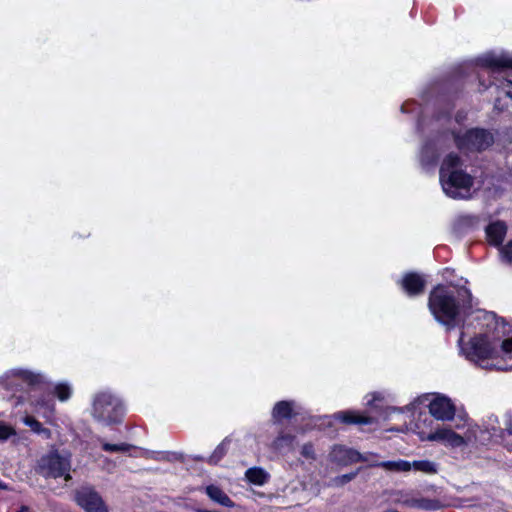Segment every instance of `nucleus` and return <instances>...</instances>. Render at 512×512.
Segmentation results:
<instances>
[{
  "instance_id": "obj_23",
  "label": "nucleus",
  "mask_w": 512,
  "mask_h": 512,
  "mask_svg": "<svg viewBox=\"0 0 512 512\" xmlns=\"http://www.w3.org/2000/svg\"><path fill=\"white\" fill-rule=\"evenodd\" d=\"M25 425L29 426L31 430L37 434L43 435L45 438H50V431L42 427L41 423L32 416H25L23 418Z\"/></svg>"
},
{
  "instance_id": "obj_39",
  "label": "nucleus",
  "mask_w": 512,
  "mask_h": 512,
  "mask_svg": "<svg viewBox=\"0 0 512 512\" xmlns=\"http://www.w3.org/2000/svg\"><path fill=\"white\" fill-rule=\"evenodd\" d=\"M0 488H5V485H3L1 482H0Z\"/></svg>"
},
{
  "instance_id": "obj_30",
  "label": "nucleus",
  "mask_w": 512,
  "mask_h": 512,
  "mask_svg": "<svg viewBox=\"0 0 512 512\" xmlns=\"http://www.w3.org/2000/svg\"><path fill=\"white\" fill-rule=\"evenodd\" d=\"M15 430L5 423L0 422V441H5L9 437L15 435Z\"/></svg>"
},
{
  "instance_id": "obj_20",
  "label": "nucleus",
  "mask_w": 512,
  "mask_h": 512,
  "mask_svg": "<svg viewBox=\"0 0 512 512\" xmlns=\"http://www.w3.org/2000/svg\"><path fill=\"white\" fill-rule=\"evenodd\" d=\"M245 477L250 483L261 486L268 481L269 474L262 468L253 467L245 472Z\"/></svg>"
},
{
  "instance_id": "obj_13",
  "label": "nucleus",
  "mask_w": 512,
  "mask_h": 512,
  "mask_svg": "<svg viewBox=\"0 0 512 512\" xmlns=\"http://www.w3.org/2000/svg\"><path fill=\"white\" fill-rule=\"evenodd\" d=\"M482 66L491 68L493 70L498 69H512V55L502 54H486L479 59Z\"/></svg>"
},
{
  "instance_id": "obj_22",
  "label": "nucleus",
  "mask_w": 512,
  "mask_h": 512,
  "mask_svg": "<svg viewBox=\"0 0 512 512\" xmlns=\"http://www.w3.org/2000/svg\"><path fill=\"white\" fill-rule=\"evenodd\" d=\"M34 410L36 413L50 421L54 413V402L51 399L37 400Z\"/></svg>"
},
{
  "instance_id": "obj_26",
  "label": "nucleus",
  "mask_w": 512,
  "mask_h": 512,
  "mask_svg": "<svg viewBox=\"0 0 512 512\" xmlns=\"http://www.w3.org/2000/svg\"><path fill=\"white\" fill-rule=\"evenodd\" d=\"M102 443V449L106 452L111 453H117V452H128L130 448L132 447L130 444L127 443H119V444H110L107 442H104L103 440H100Z\"/></svg>"
},
{
  "instance_id": "obj_2",
  "label": "nucleus",
  "mask_w": 512,
  "mask_h": 512,
  "mask_svg": "<svg viewBox=\"0 0 512 512\" xmlns=\"http://www.w3.org/2000/svg\"><path fill=\"white\" fill-rule=\"evenodd\" d=\"M469 297L467 289L438 285L430 292L428 306L438 320L444 317L453 320L465 309V300Z\"/></svg>"
},
{
  "instance_id": "obj_37",
  "label": "nucleus",
  "mask_w": 512,
  "mask_h": 512,
  "mask_svg": "<svg viewBox=\"0 0 512 512\" xmlns=\"http://www.w3.org/2000/svg\"><path fill=\"white\" fill-rule=\"evenodd\" d=\"M507 96H509L512 99V93L511 92H507Z\"/></svg>"
},
{
  "instance_id": "obj_6",
  "label": "nucleus",
  "mask_w": 512,
  "mask_h": 512,
  "mask_svg": "<svg viewBox=\"0 0 512 512\" xmlns=\"http://www.w3.org/2000/svg\"><path fill=\"white\" fill-rule=\"evenodd\" d=\"M70 470V460L66 456H62L57 452H50L42 456L36 467V471L45 478H58L65 476V479L70 478L68 474Z\"/></svg>"
},
{
  "instance_id": "obj_31",
  "label": "nucleus",
  "mask_w": 512,
  "mask_h": 512,
  "mask_svg": "<svg viewBox=\"0 0 512 512\" xmlns=\"http://www.w3.org/2000/svg\"><path fill=\"white\" fill-rule=\"evenodd\" d=\"M502 257L508 261L512 262V240L509 241L505 246H503L500 250Z\"/></svg>"
},
{
  "instance_id": "obj_35",
  "label": "nucleus",
  "mask_w": 512,
  "mask_h": 512,
  "mask_svg": "<svg viewBox=\"0 0 512 512\" xmlns=\"http://www.w3.org/2000/svg\"><path fill=\"white\" fill-rule=\"evenodd\" d=\"M505 432L512 436V417H510L505 424Z\"/></svg>"
},
{
  "instance_id": "obj_25",
  "label": "nucleus",
  "mask_w": 512,
  "mask_h": 512,
  "mask_svg": "<svg viewBox=\"0 0 512 512\" xmlns=\"http://www.w3.org/2000/svg\"><path fill=\"white\" fill-rule=\"evenodd\" d=\"M294 437L290 434H281L273 442V446L277 450L290 448L293 444Z\"/></svg>"
},
{
  "instance_id": "obj_34",
  "label": "nucleus",
  "mask_w": 512,
  "mask_h": 512,
  "mask_svg": "<svg viewBox=\"0 0 512 512\" xmlns=\"http://www.w3.org/2000/svg\"><path fill=\"white\" fill-rule=\"evenodd\" d=\"M301 454L303 457H305L307 459H314L315 455H314L313 446L311 444H305L302 447Z\"/></svg>"
},
{
  "instance_id": "obj_32",
  "label": "nucleus",
  "mask_w": 512,
  "mask_h": 512,
  "mask_svg": "<svg viewBox=\"0 0 512 512\" xmlns=\"http://www.w3.org/2000/svg\"><path fill=\"white\" fill-rule=\"evenodd\" d=\"M495 314L493 312H487V311H482V310H478L476 311L475 315H474V320H481V319H484V320H494L495 319Z\"/></svg>"
},
{
  "instance_id": "obj_1",
  "label": "nucleus",
  "mask_w": 512,
  "mask_h": 512,
  "mask_svg": "<svg viewBox=\"0 0 512 512\" xmlns=\"http://www.w3.org/2000/svg\"><path fill=\"white\" fill-rule=\"evenodd\" d=\"M459 345L465 357L486 370H512V322H493L484 334L465 342L462 322Z\"/></svg>"
},
{
  "instance_id": "obj_5",
  "label": "nucleus",
  "mask_w": 512,
  "mask_h": 512,
  "mask_svg": "<svg viewBox=\"0 0 512 512\" xmlns=\"http://www.w3.org/2000/svg\"><path fill=\"white\" fill-rule=\"evenodd\" d=\"M125 413L121 399L110 392L95 395L92 405V416L105 425L120 423Z\"/></svg>"
},
{
  "instance_id": "obj_7",
  "label": "nucleus",
  "mask_w": 512,
  "mask_h": 512,
  "mask_svg": "<svg viewBox=\"0 0 512 512\" xmlns=\"http://www.w3.org/2000/svg\"><path fill=\"white\" fill-rule=\"evenodd\" d=\"M456 145L460 150L481 151L493 143V136L483 129H472L462 136L455 135Z\"/></svg>"
},
{
  "instance_id": "obj_29",
  "label": "nucleus",
  "mask_w": 512,
  "mask_h": 512,
  "mask_svg": "<svg viewBox=\"0 0 512 512\" xmlns=\"http://www.w3.org/2000/svg\"><path fill=\"white\" fill-rule=\"evenodd\" d=\"M356 475H357V472H353V473H348V474H344V475H341V476H337V477L332 479V485H334V486H343L346 483H348L351 480H353L356 477Z\"/></svg>"
},
{
  "instance_id": "obj_14",
  "label": "nucleus",
  "mask_w": 512,
  "mask_h": 512,
  "mask_svg": "<svg viewBox=\"0 0 512 512\" xmlns=\"http://www.w3.org/2000/svg\"><path fill=\"white\" fill-rule=\"evenodd\" d=\"M401 288L409 296H416L424 291L425 280L417 273H407L400 281Z\"/></svg>"
},
{
  "instance_id": "obj_18",
  "label": "nucleus",
  "mask_w": 512,
  "mask_h": 512,
  "mask_svg": "<svg viewBox=\"0 0 512 512\" xmlns=\"http://www.w3.org/2000/svg\"><path fill=\"white\" fill-rule=\"evenodd\" d=\"M295 403L293 401L277 402L272 411V417L275 421L290 418L293 415Z\"/></svg>"
},
{
  "instance_id": "obj_19",
  "label": "nucleus",
  "mask_w": 512,
  "mask_h": 512,
  "mask_svg": "<svg viewBox=\"0 0 512 512\" xmlns=\"http://www.w3.org/2000/svg\"><path fill=\"white\" fill-rule=\"evenodd\" d=\"M370 466L381 467L386 471L390 472H409L410 471V462L402 459H398L395 461H382V462H373Z\"/></svg>"
},
{
  "instance_id": "obj_21",
  "label": "nucleus",
  "mask_w": 512,
  "mask_h": 512,
  "mask_svg": "<svg viewBox=\"0 0 512 512\" xmlns=\"http://www.w3.org/2000/svg\"><path fill=\"white\" fill-rule=\"evenodd\" d=\"M419 471L425 474H436L438 472V465L430 460H419L410 462V471Z\"/></svg>"
},
{
  "instance_id": "obj_17",
  "label": "nucleus",
  "mask_w": 512,
  "mask_h": 512,
  "mask_svg": "<svg viewBox=\"0 0 512 512\" xmlns=\"http://www.w3.org/2000/svg\"><path fill=\"white\" fill-rule=\"evenodd\" d=\"M205 492L211 501L228 508L234 507V502L229 496L217 485H208L205 488Z\"/></svg>"
},
{
  "instance_id": "obj_33",
  "label": "nucleus",
  "mask_w": 512,
  "mask_h": 512,
  "mask_svg": "<svg viewBox=\"0 0 512 512\" xmlns=\"http://www.w3.org/2000/svg\"><path fill=\"white\" fill-rule=\"evenodd\" d=\"M429 151H430V148L425 147V148H423V150L421 152V162H422L423 166H428L429 164L435 163L434 152H432L431 161L426 160V155H428Z\"/></svg>"
},
{
  "instance_id": "obj_38",
  "label": "nucleus",
  "mask_w": 512,
  "mask_h": 512,
  "mask_svg": "<svg viewBox=\"0 0 512 512\" xmlns=\"http://www.w3.org/2000/svg\"><path fill=\"white\" fill-rule=\"evenodd\" d=\"M388 410L389 411H396L397 409L396 408H389Z\"/></svg>"
},
{
  "instance_id": "obj_16",
  "label": "nucleus",
  "mask_w": 512,
  "mask_h": 512,
  "mask_svg": "<svg viewBox=\"0 0 512 512\" xmlns=\"http://www.w3.org/2000/svg\"><path fill=\"white\" fill-rule=\"evenodd\" d=\"M507 225L503 221L491 222L486 227L487 241L494 246H500L506 236Z\"/></svg>"
},
{
  "instance_id": "obj_12",
  "label": "nucleus",
  "mask_w": 512,
  "mask_h": 512,
  "mask_svg": "<svg viewBox=\"0 0 512 512\" xmlns=\"http://www.w3.org/2000/svg\"><path fill=\"white\" fill-rule=\"evenodd\" d=\"M331 460L341 465H348L359 461L367 462V456L360 454L358 451L344 446H335L330 453Z\"/></svg>"
},
{
  "instance_id": "obj_28",
  "label": "nucleus",
  "mask_w": 512,
  "mask_h": 512,
  "mask_svg": "<svg viewBox=\"0 0 512 512\" xmlns=\"http://www.w3.org/2000/svg\"><path fill=\"white\" fill-rule=\"evenodd\" d=\"M368 397H370L369 399H367L366 402L368 406L380 408L381 406H379L377 402H383L385 400L386 395L384 392H374L370 394Z\"/></svg>"
},
{
  "instance_id": "obj_9",
  "label": "nucleus",
  "mask_w": 512,
  "mask_h": 512,
  "mask_svg": "<svg viewBox=\"0 0 512 512\" xmlns=\"http://www.w3.org/2000/svg\"><path fill=\"white\" fill-rule=\"evenodd\" d=\"M395 502L406 507L425 511H436L444 507L440 500L426 498L415 491L399 492Z\"/></svg>"
},
{
  "instance_id": "obj_8",
  "label": "nucleus",
  "mask_w": 512,
  "mask_h": 512,
  "mask_svg": "<svg viewBox=\"0 0 512 512\" xmlns=\"http://www.w3.org/2000/svg\"><path fill=\"white\" fill-rule=\"evenodd\" d=\"M429 400L428 408L429 413L437 420L450 421L454 418L456 408L450 398L441 395L434 394L424 395L422 401Z\"/></svg>"
},
{
  "instance_id": "obj_36",
  "label": "nucleus",
  "mask_w": 512,
  "mask_h": 512,
  "mask_svg": "<svg viewBox=\"0 0 512 512\" xmlns=\"http://www.w3.org/2000/svg\"><path fill=\"white\" fill-rule=\"evenodd\" d=\"M443 323L447 325V329L448 330L452 329L454 327L453 325H451L453 322L446 321V322H443Z\"/></svg>"
},
{
  "instance_id": "obj_11",
  "label": "nucleus",
  "mask_w": 512,
  "mask_h": 512,
  "mask_svg": "<svg viewBox=\"0 0 512 512\" xmlns=\"http://www.w3.org/2000/svg\"><path fill=\"white\" fill-rule=\"evenodd\" d=\"M75 500L86 512H108L101 496L91 488L84 487L78 490Z\"/></svg>"
},
{
  "instance_id": "obj_24",
  "label": "nucleus",
  "mask_w": 512,
  "mask_h": 512,
  "mask_svg": "<svg viewBox=\"0 0 512 512\" xmlns=\"http://www.w3.org/2000/svg\"><path fill=\"white\" fill-rule=\"evenodd\" d=\"M227 446L228 442L226 440L222 441L214 450V452L211 454V456L208 458L209 464H217L223 456L227 452Z\"/></svg>"
},
{
  "instance_id": "obj_10",
  "label": "nucleus",
  "mask_w": 512,
  "mask_h": 512,
  "mask_svg": "<svg viewBox=\"0 0 512 512\" xmlns=\"http://www.w3.org/2000/svg\"><path fill=\"white\" fill-rule=\"evenodd\" d=\"M40 381V376L30 371L15 369L8 372L0 379V388L6 391L22 389L25 385H35Z\"/></svg>"
},
{
  "instance_id": "obj_15",
  "label": "nucleus",
  "mask_w": 512,
  "mask_h": 512,
  "mask_svg": "<svg viewBox=\"0 0 512 512\" xmlns=\"http://www.w3.org/2000/svg\"><path fill=\"white\" fill-rule=\"evenodd\" d=\"M344 424L368 425L374 423V418L353 410L340 411L332 416Z\"/></svg>"
},
{
  "instance_id": "obj_4",
  "label": "nucleus",
  "mask_w": 512,
  "mask_h": 512,
  "mask_svg": "<svg viewBox=\"0 0 512 512\" xmlns=\"http://www.w3.org/2000/svg\"><path fill=\"white\" fill-rule=\"evenodd\" d=\"M484 432L478 425H468L464 435H459L448 427H441L428 434L422 433L420 438L423 441L439 442L451 448H458L464 445L482 443Z\"/></svg>"
},
{
  "instance_id": "obj_27",
  "label": "nucleus",
  "mask_w": 512,
  "mask_h": 512,
  "mask_svg": "<svg viewBox=\"0 0 512 512\" xmlns=\"http://www.w3.org/2000/svg\"><path fill=\"white\" fill-rule=\"evenodd\" d=\"M54 392L60 401H66L70 398L72 390L66 383H59L55 386Z\"/></svg>"
},
{
  "instance_id": "obj_3",
  "label": "nucleus",
  "mask_w": 512,
  "mask_h": 512,
  "mask_svg": "<svg viewBox=\"0 0 512 512\" xmlns=\"http://www.w3.org/2000/svg\"><path fill=\"white\" fill-rule=\"evenodd\" d=\"M440 183L444 193L454 199H465L471 196L472 177L461 169L460 158L449 154L440 168Z\"/></svg>"
}]
</instances>
